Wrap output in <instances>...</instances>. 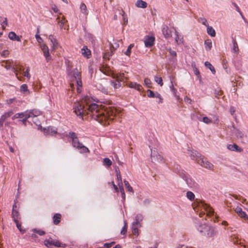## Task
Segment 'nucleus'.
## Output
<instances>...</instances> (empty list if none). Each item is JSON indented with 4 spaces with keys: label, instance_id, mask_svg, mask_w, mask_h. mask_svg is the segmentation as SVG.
Segmentation results:
<instances>
[{
    "label": "nucleus",
    "instance_id": "nucleus-1",
    "mask_svg": "<svg viewBox=\"0 0 248 248\" xmlns=\"http://www.w3.org/2000/svg\"><path fill=\"white\" fill-rule=\"evenodd\" d=\"M74 112L77 116L83 118V116L91 115L93 119L104 125H108L114 119L116 110L114 108H104L95 103L89 105L87 108L79 102H76L74 107Z\"/></svg>",
    "mask_w": 248,
    "mask_h": 248
},
{
    "label": "nucleus",
    "instance_id": "nucleus-2",
    "mask_svg": "<svg viewBox=\"0 0 248 248\" xmlns=\"http://www.w3.org/2000/svg\"><path fill=\"white\" fill-rule=\"evenodd\" d=\"M71 81L70 87L72 90H73L75 83L77 93H80L82 89L81 75V72L77 68L74 69L71 73Z\"/></svg>",
    "mask_w": 248,
    "mask_h": 248
},
{
    "label": "nucleus",
    "instance_id": "nucleus-3",
    "mask_svg": "<svg viewBox=\"0 0 248 248\" xmlns=\"http://www.w3.org/2000/svg\"><path fill=\"white\" fill-rule=\"evenodd\" d=\"M69 136L72 140V145L74 147L78 149L80 153H89V149L80 143L75 133L69 132Z\"/></svg>",
    "mask_w": 248,
    "mask_h": 248
},
{
    "label": "nucleus",
    "instance_id": "nucleus-4",
    "mask_svg": "<svg viewBox=\"0 0 248 248\" xmlns=\"http://www.w3.org/2000/svg\"><path fill=\"white\" fill-rule=\"evenodd\" d=\"M16 74L17 79L20 81H22V78L20 76L22 74L24 77H26L28 80L31 78V75L30 74V68L28 67L25 70L23 66L21 65H17L16 67Z\"/></svg>",
    "mask_w": 248,
    "mask_h": 248
},
{
    "label": "nucleus",
    "instance_id": "nucleus-5",
    "mask_svg": "<svg viewBox=\"0 0 248 248\" xmlns=\"http://www.w3.org/2000/svg\"><path fill=\"white\" fill-rule=\"evenodd\" d=\"M197 157L196 160L198 163H199L202 166L208 169L212 170L213 169V165L209 162L206 158L201 155L200 154L197 153Z\"/></svg>",
    "mask_w": 248,
    "mask_h": 248
},
{
    "label": "nucleus",
    "instance_id": "nucleus-6",
    "mask_svg": "<svg viewBox=\"0 0 248 248\" xmlns=\"http://www.w3.org/2000/svg\"><path fill=\"white\" fill-rule=\"evenodd\" d=\"M29 113L28 110L20 113H17L13 116L12 119L13 120L19 119L20 120L23 122V124L26 125L27 120L30 118Z\"/></svg>",
    "mask_w": 248,
    "mask_h": 248
},
{
    "label": "nucleus",
    "instance_id": "nucleus-7",
    "mask_svg": "<svg viewBox=\"0 0 248 248\" xmlns=\"http://www.w3.org/2000/svg\"><path fill=\"white\" fill-rule=\"evenodd\" d=\"M44 244L48 248H51L53 246L56 247H65V245H62V246L61 243L59 241L57 240H54L51 238L47 240H46L44 241Z\"/></svg>",
    "mask_w": 248,
    "mask_h": 248
},
{
    "label": "nucleus",
    "instance_id": "nucleus-8",
    "mask_svg": "<svg viewBox=\"0 0 248 248\" xmlns=\"http://www.w3.org/2000/svg\"><path fill=\"white\" fill-rule=\"evenodd\" d=\"M41 48L46 60L47 62H48L51 59V56L49 54L48 46L46 45L43 44L41 45Z\"/></svg>",
    "mask_w": 248,
    "mask_h": 248
},
{
    "label": "nucleus",
    "instance_id": "nucleus-9",
    "mask_svg": "<svg viewBox=\"0 0 248 248\" xmlns=\"http://www.w3.org/2000/svg\"><path fill=\"white\" fill-rule=\"evenodd\" d=\"M155 39L153 36H146L144 41L146 47H149L153 46Z\"/></svg>",
    "mask_w": 248,
    "mask_h": 248
},
{
    "label": "nucleus",
    "instance_id": "nucleus-10",
    "mask_svg": "<svg viewBox=\"0 0 248 248\" xmlns=\"http://www.w3.org/2000/svg\"><path fill=\"white\" fill-rule=\"evenodd\" d=\"M44 134L46 135L54 136L57 133V129L53 127H48L44 129Z\"/></svg>",
    "mask_w": 248,
    "mask_h": 248
},
{
    "label": "nucleus",
    "instance_id": "nucleus-11",
    "mask_svg": "<svg viewBox=\"0 0 248 248\" xmlns=\"http://www.w3.org/2000/svg\"><path fill=\"white\" fill-rule=\"evenodd\" d=\"M235 212L241 218H242L245 220L248 219V216L246 213L242 210L241 207L237 206L235 209Z\"/></svg>",
    "mask_w": 248,
    "mask_h": 248
},
{
    "label": "nucleus",
    "instance_id": "nucleus-12",
    "mask_svg": "<svg viewBox=\"0 0 248 248\" xmlns=\"http://www.w3.org/2000/svg\"><path fill=\"white\" fill-rule=\"evenodd\" d=\"M14 112L11 110L4 112L0 118V123L1 124V125L6 120H7L10 117L12 116Z\"/></svg>",
    "mask_w": 248,
    "mask_h": 248
},
{
    "label": "nucleus",
    "instance_id": "nucleus-13",
    "mask_svg": "<svg viewBox=\"0 0 248 248\" xmlns=\"http://www.w3.org/2000/svg\"><path fill=\"white\" fill-rule=\"evenodd\" d=\"M81 53L83 56L86 59L91 58L92 54L91 50L87 46H84L81 49Z\"/></svg>",
    "mask_w": 248,
    "mask_h": 248
},
{
    "label": "nucleus",
    "instance_id": "nucleus-14",
    "mask_svg": "<svg viewBox=\"0 0 248 248\" xmlns=\"http://www.w3.org/2000/svg\"><path fill=\"white\" fill-rule=\"evenodd\" d=\"M128 87L131 88H134L138 91H140L142 89V87L140 84L134 82H130L127 84Z\"/></svg>",
    "mask_w": 248,
    "mask_h": 248
},
{
    "label": "nucleus",
    "instance_id": "nucleus-15",
    "mask_svg": "<svg viewBox=\"0 0 248 248\" xmlns=\"http://www.w3.org/2000/svg\"><path fill=\"white\" fill-rule=\"evenodd\" d=\"M136 221L133 224V230H132V233L135 235H138L139 232H138V227L140 226V223L138 221L139 220V217L137 216L136 217Z\"/></svg>",
    "mask_w": 248,
    "mask_h": 248
},
{
    "label": "nucleus",
    "instance_id": "nucleus-16",
    "mask_svg": "<svg viewBox=\"0 0 248 248\" xmlns=\"http://www.w3.org/2000/svg\"><path fill=\"white\" fill-rule=\"evenodd\" d=\"M100 70L105 75L113 76L114 72L109 67L103 66L100 68Z\"/></svg>",
    "mask_w": 248,
    "mask_h": 248
},
{
    "label": "nucleus",
    "instance_id": "nucleus-17",
    "mask_svg": "<svg viewBox=\"0 0 248 248\" xmlns=\"http://www.w3.org/2000/svg\"><path fill=\"white\" fill-rule=\"evenodd\" d=\"M8 37L13 41H21V36H18L14 31H11L9 33Z\"/></svg>",
    "mask_w": 248,
    "mask_h": 248
},
{
    "label": "nucleus",
    "instance_id": "nucleus-18",
    "mask_svg": "<svg viewBox=\"0 0 248 248\" xmlns=\"http://www.w3.org/2000/svg\"><path fill=\"white\" fill-rule=\"evenodd\" d=\"M227 148L231 151H236L238 152H241L243 151V149L239 147L236 144H229L227 146Z\"/></svg>",
    "mask_w": 248,
    "mask_h": 248
},
{
    "label": "nucleus",
    "instance_id": "nucleus-19",
    "mask_svg": "<svg viewBox=\"0 0 248 248\" xmlns=\"http://www.w3.org/2000/svg\"><path fill=\"white\" fill-rule=\"evenodd\" d=\"M163 33L165 38H169L171 37L172 32L167 26H165L162 29Z\"/></svg>",
    "mask_w": 248,
    "mask_h": 248
},
{
    "label": "nucleus",
    "instance_id": "nucleus-20",
    "mask_svg": "<svg viewBox=\"0 0 248 248\" xmlns=\"http://www.w3.org/2000/svg\"><path fill=\"white\" fill-rule=\"evenodd\" d=\"M112 78H116V80L119 81H124L125 78L124 73H114Z\"/></svg>",
    "mask_w": 248,
    "mask_h": 248
},
{
    "label": "nucleus",
    "instance_id": "nucleus-21",
    "mask_svg": "<svg viewBox=\"0 0 248 248\" xmlns=\"http://www.w3.org/2000/svg\"><path fill=\"white\" fill-rule=\"evenodd\" d=\"M203 207L206 210L207 216H212L214 215V211L212 207L207 204H203Z\"/></svg>",
    "mask_w": 248,
    "mask_h": 248
},
{
    "label": "nucleus",
    "instance_id": "nucleus-22",
    "mask_svg": "<svg viewBox=\"0 0 248 248\" xmlns=\"http://www.w3.org/2000/svg\"><path fill=\"white\" fill-rule=\"evenodd\" d=\"M135 5L137 7L141 8H145L147 6V3L142 0H138Z\"/></svg>",
    "mask_w": 248,
    "mask_h": 248
},
{
    "label": "nucleus",
    "instance_id": "nucleus-23",
    "mask_svg": "<svg viewBox=\"0 0 248 248\" xmlns=\"http://www.w3.org/2000/svg\"><path fill=\"white\" fill-rule=\"evenodd\" d=\"M62 216L60 214H56L53 217V223L55 225L58 224L61 222Z\"/></svg>",
    "mask_w": 248,
    "mask_h": 248
},
{
    "label": "nucleus",
    "instance_id": "nucleus-24",
    "mask_svg": "<svg viewBox=\"0 0 248 248\" xmlns=\"http://www.w3.org/2000/svg\"><path fill=\"white\" fill-rule=\"evenodd\" d=\"M116 176H117V183L119 186H123L122 183V179L121 177V175L120 173V171L119 170H116Z\"/></svg>",
    "mask_w": 248,
    "mask_h": 248
},
{
    "label": "nucleus",
    "instance_id": "nucleus-25",
    "mask_svg": "<svg viewBox=\"0 0 248 248\" xmlns=\"http://www.w3.org/2000/svg\"><path fill=\"white\" fill-rule=\"evenodd\" d=\"M80 10L81 12L84 15H88V11L87 10L86 5L84 3H81L80 5Z\"/></svg>",
    "mask_w": 248,
    "mask_h": 248
},
{
    "label": "nucleus",
    "instance_id": "nucleus-26",
    "mask_svg": "<svg viewBox=\"0 0 248 248\" xmlns=\"http://www.w3.org/2000/svg\"><path fill=\"white\" fill-rule=\"evenodd\" d=\"M28 112H30V118L32 117H36L40 115L41 112L40 111L37 109H32L31 110H28Z\"/></svg>",
    "mask_w": 248,
    "mask_h": 248
},
{
    "label": "nucleus",
    "instance_id": "nucleus-27",
    "mask_svg": "<svg viewBox=\"0 0 248 248\" xmlns=\"http://www.w3.org/2000/svg\"><path fill=\"white\" fill-rule=\"evenodd\" d=\"M207 33L212 37H215L216 36V32L215 30L211 26L207 27Z\"/></svg>",
    "mask_w": 248,
    "mask_h": 248
},
{
    "label": "nucleus",
    "instance_id": "nucleus-28",
    "mask_svg": "<svg viewBox=\"0 0 248 248\" xmlns=\"http://www.w3.org/2000/svg\"><path fill=\"white\" fill-rule=\"evenodd\" d=\"M32 231L33 232V233H32V234H31V237H36V235L35 234L36 233L38 234L39 235H43L45 234V232L44 231H42V230H37L36 229H33Z\"/></svg>",
    "mask_w": 248,
    "mask_h": 248
},
{
    "label": "nucleus",
    "instance_id": "nucleus-29",
    "mask_svg": "<svg viewBox=\"0 0 248 248\" xmlns=\"http://www.w3.org/2000/svg\"><path fill=\"white\" fill-rule=\"evenodd\" d=\"M232 43H233L232 51L234 53L237 54L239 51V48H238V46L237 43L235 39H233Z\"/></svg>",
    "mask_w": 248,
    "mask_h": 248
},
{
    "label": "nucleus",
    "instance_id": "nucleus-30",
    "mask_svg": "<svg viewBox=\"0 0 248 248\" xmlns=\"http://www.w3.org/2000/svg\"><path fill=\"white\" fill-rule=\"evenodd\" d=\"M204 64L206 67L208 68L212 72L213 74H215L216 70L214 67V66L208 62H205L204 63Z\"/></svg>",
    "mask_w": 248,
    "mask_h": 248
},
{
    "label": "nucleus",
    "instance_id": "nucleus-31",
    "mask_svg": "<svg viewBox=\"0 0 248 248\" xmlns=\"http://www.w3.org/2000/svg\"><path fill=\"white\" fill-rule=\"evenodd\" d=\"M57 20H58V24L60 27L62 28L66 22L64 17L62 16V19H61L60 17H58Z\"/></svg>",
    "mask_w": 248,
    "mask_h": 248
},
{
    "label": "nucleus",
    "instance_id": "nucleus-32",
    "mask_svg": "<svg viewBox=\"0 0 248 248\" xmlns=\"http://www.w3.org/2000/svg\"><path fill=\"white\" fill-rule=\"evenodd\" d=\"M20 90L21 92H23V93H30V92L28 89V86L26 84H22L21 86Z\"/></svg>",
    "mask_w": 248,
    "mask_h": 248
},
{
    "label": "nucleus",
    "instance_id": "nucleus-33",
    "mask_svg": "<svg viewBox=\"0 0 248 248\" xmlns=\"http://www.w3.org/2000/svg\"><path fill=\"white\" fill-rule=\"evenodd\" d=\"M204 44H205V48L206 50H209L211 49L212 46V44L211 41H210L209 40L205 41Z\"/></svg>",
    "mask_w": 248,
    "mask_h": 248
},
{
    "label": "nucleus",
    "instance_id": "nucleus-34",
    "mask_svg": "<svg viewBox=\"0 0 248 248\" xmlns=\"http://www.w3.org/2000/svg\"><path fill=\"white\" fill-rule=\"evenodd\" d=\"M134 44H130L128 46V48L126 50V51L124 52V54L128 56H130V54H131V49L132 48L134 47Z\"/></svg>",
    "mask_w": 248,
    "mask_h": 248
},
{
    "label": "nucleus",
    "instance_id": "nucleus-35",
    "mask_svg": "<svg viewBox=\"0 0 248 248\" xmlns=\"http://www.w3.org/2000/svg\"><path fill=\"white\" fill-rule=\"evenodd\" d=\"M124 185L125 186L127 190L133 193V190L132 187L130 186L129 183L127 181H124Z\"/></svg>",
    "mask_w": 248,
    "mask_h": 248
},
{
    "label": "nucleus",
    "instance_id": "nucleus-36",
    "mask_svg": "<svg viewBox=\"0 0 248 248\" xmlns=\"http://www.w3.org/2000/svg\"><path fill=\"white\" fill-rule=\"evenodd\" d=\"M14 221L15 222H16V227L18 229V230H19V231L22 232V233H24L25 232V230H23L22 228H21V224H20L19 223V222L18 221V220L16 219V218H15L14 219Z\"/></svg>",
    "mask_w": 248,
    "mask_h": 248
},
{
    "label": "nucleus",
    "instance_id": "nucleus-37",
    "mask_svg": "<svg viewBox=\"0 0 248 248\" xmlns=\"http://www.w3.org/2000/svg\"><path fill=\"white\" fill-rule=\"evenodd\" d=\"M49 39L50 40L51 42L52 43L53 45V48L55 49L57 45V43L56 42V40L55 38H53L52 36H49Z\"/></svg>",
    "mask_w": 248,
    "mask_h": 248
},
{
    "label": "nucleus",
    "instance_id": "nucleus-38",
    "mask_svg": "<svg viewBox=\"0 0 248 248\" xmlns=\"http://www.w3.org/2000/svg\"><path fill=\"white\" fill-rule=\"evenodd\" d=\"M155 81L160 86H162L163 84V80L162 78L158 77L157 76L155 77Z\"/></svg>",
    "mask_w": 248,
    "mask_h": 248
},
{
    "label": "nucleus",
    "instance_id": "nucleus-39",
    "mask_svg": "<svg viewBox=\"0 0 248 248\" xmlns=\"http://www.w3.org/2000/svg\"><path fill=\"white\" fill-rule=\"evenodd\" d=\"M186 196L188 199H189L190 201H192L194 199L195 195L193 194V192L191 191H188L186 193Z\"/></svg>",
    "mask_w": 248,
    "mask_h": 248
},
{
    "label": "nucleus",
    "instance_id": "nucleus-40",
    "mask_svg": "<svg viewBox=\"0 0 248 248\" xmlns=\"http://www.w3.org/2000/svg\"><path fill=\"white\" fill-rule=\"evenodd\" d=\"M112 86H113V87L115 89L119 88L121 86V84L120 81L116 80L115 82H113L111 83Z\"/></svg>",
    "mask_w": 248,
    "mask_h": 248
},
{
    "label": "nucleus",
    "instance_id": "nucleus-41",
    "mask_svg": "<svg viewBox=\"0 0 248 248\" xmlns=\"http://www.w3.org/2000/svg\"><path fill=\"white\" fill-rule=\"evenodd\" d=\"M103 163L108 167L110 166L112 164L111 161L108 158H105L103 159Z\"/></svg>",
    "mask_w": 248,
    "mask_h": 248
},
{
    "label": "nucleus",
    "instance_id": "nucleus-42",
    "mask_svg": "<svg viewBox=\"0 0 248 248\" xmlns=\"http://www.w3.org/2000/svg\"><path fill=\"white\" fill-rule=\"evenodd\" d=\"M15 102H16V103L17 102V101L16 100V98L8 99H7L6 101V103L8 105H10Z\"/></svg>",
    "mask_w": 248,
    "mask_h": 248
},
{
    "label": "nucleus",
    "instance_id": "nucleus-43",
    "mask_svg": "<svg viewBox=\"0 0 248 248\" xmlns=\"http://www.w3.org/2000/svg\"><path fill=\"white\" fill-rule=\"evenodd\" d=\"M144 84L148 88L151 87V81L148 78H145L144 79Z\"/></svg>",
    "mask_w": 248,
    "mask_h": 248
},
{
    "label": "nucleus",
    "instance_id": "nucleus-44",
    "mask_svg": "<svg viewBox=\"0 0 248 248\" xmlns=\"http://www.w3.org/2000/svg\"><path fill=\"white\" fill-rule=\"evenodd\" d=\"M127 226L126 223H125L124 226L123 227V228L121 230V234H125L127 232Z\"/></svg>",
    "mask_w": 248,
    "mask_h": 248
},
{
    "label": "nucleus",
    "instance_id": "nucleus-45",
    "mask_svg": "<svg viewBox=\"0 0 248 248\" xmlns=\"http://www.w3.org/2000/svg\"><path fill=\"white\" fill-rule=\"evenodd\" d=\"M39 31L38 30L37 33L35 35V38L37 41V42L39 43H41L43 41L42 38L38 34Z\"/></svg>",
    "mask_w": 248,
    "mask_h": 248
},
{
    "label": "nucleus",
    "instance_id": "nucleus-46",
    "mask_svg": "<svg viewBox=\"0 0 248 248\" xmlns=\"http://www.w3.org/2000/svg\"><path fill=\"white\" fill-rule=\"evenodd\" d=\"M119 187H120V192L122 194V198L124 199V200L125 198V195L124 193V189L123 187V186H119Z\"/></svg>",
    "mask_w": 248,
    "mask_h": 248
},
{
    "label": "nucleus",
    "instance_id": "nucleus-47",
    "mask_svg": "<svg viewBox=\"0 0 248 248\" xmlns=\"http://www.w3.org/2000/svg\"><path fill=\"white\" fill-rule=\"evenodd\" d=\"M200 21L203 25L206 27L208 26L207 21L205 18H201Z\"/></svg>",
    "mask_w": 248,
    "mask_h": 248
},
{
    "label": "nucleus",
    "instance_id": "nucleus-48",
    "mask_svg": "<svg viewBox=\"0 0 248 248\" xmlns=\"http://www.w3.org/2000/svg\"><path fill=\"white\" fill-rule=\"evenodd\" d=\"M202 121L206 124H210L211 123V120H210L207 117H204L202 118Z\"/></svg>",
    "mask_w": 248,
    "mask_h": 248
},
{
    "label": "nucleus",
    "instance_id": "nucleus-49",
    "mask_svg": "<svg viewBox=\"0 0 248 248\" xmlns=\"http://www.w3.org/2000/svg\"><path fill=\"white\" fill-rule=\"evenodd\" d=\"M114 243H115L114 242H111V243H105L104 244V246L106 248H110L114 244Z\"/></svg>",
    "mask_w": 248,
    "mask_h": 248
},
{
    "label": "nucleus",
    "instance_id": "nucleus-50",
    "mask_svg": "<svg viewBox=\"0 0 248 248\" xmlns=\"http://www.w3.org/2000/svg\"><path fill=\"white\" fill-rule=\"evenodd\" d=\"M170 55L172 57L176 56V53L175 51L172 50L170 48H169V50Z\"/></svg>",
    "mask_w": 248,
    "mask_h": 248
},
{
    "label": "nucleus",
    "instance_id": "nucleus-51",
    "mask_svg": "<svg viewBox=\"0 0 248 248\" xmlns=\"http://www.w3.org/2000/svg\"><path fill=\"white\" fill-rule=\"evenodd\" d=\"M148 92L149 93L148 94V97H154L155 96V93L152 91L149 90H148Z\"/></svg>",
    "mask_w": 248,
    "mask_h": 248
},
{
    "label": "nucleus",
    "instance_id": "nucleus-52",
    "mask_svg": "<svg viewBox=\"0 0 248 248\" xmlns=\"http://www.w3.org/2000/svg\"><path fill=\"white\" fill-rule=\"evenodd\" d=\"M7 24H8L7 19V18H5L4 20L2 23V27L3 29L5 28V26H6L7 25Z\"/></svg>",
    "mask_w": 248,
    "mask_h": 248
},
{
    "label": "nucleus",
    "instance_id": "nucleus-53",
    "mask_svg": "<svg viewBox=\"0 0 248 248\" xmlns=\"http://www.w3.org/2000/svg\"><path fill=\"white\" fill-rule=\"evenodd\" d=\"M233 5L234 6V7H235L236 10L237 12H238L242 16H243V15L242 14V13L240 11V9L239 8V7H238V6L235 3H233Z\"/></svg>",
    "mask_w": 248,
    "mask_h": 248
},
{
    "label": "nucleus",
    "instance_id": "nucleus-54",
    "mask_svg": "<svg viewBox=\"0 0 248 248\" xmlns=\"http://www.w3.org/2000/svg\"><path fill=\"white\" fill-rule=\"evenodd\" d=\"M184 101L186 102V103H191V100L190 98H189V97H185L184 98Z\"/></svg>",
    "mask_w": 248,
    "mask_h": 248
},
{
    "label": "nucleus",
    "instance_id": "nucleus-55",
    "mask_svg": "<svg viewBox=\"0 0 248 248\" xmlns=\"http://www.w3.org/2000/svg\"><path fill=\"white\" fill-rule=\"evenodd\" d=\"M52 9L53 10V11H54V12L55 13H57L59 11L58 8L57 7V6L56 5H53L52 7Z\"/></svg>",
    "mask_w": 248,
    "mask_h": 248
},
{
    "label": "nucleus",
    "instance_id": "nucleus-56",
    "mask_svg": "<svg viewBox=\"0 0 248 248\" xmlns=\"http://www.w3.org/2000/svg\"><path fill=\"white\" fill-rule=\"evenodd\" d=\"M123 19H124V24H126L128 22V19L126 17H125V16H124V14H123Z\"/></svg>",
    "mask_w": 248,
    "mask_h": 248
},
{
    "label": "nucleus",
    "instance_id": "nucleus-57",
    "mask_svg": "<svg viewBox=\"0 0 248 248\" xmlns=\"http://www.w3.org/2000/svg\"><path fill=\"white\" fill-rule=\"evenodd\" d=\"M112 184L114 188L116 190V191L118 192V188L117 186L114 184V182H112Z\"/></svg>",
    "mask_w": 248,
    "mask_h": 248
},
{
    "label": "nucleus",
    "instance_id": "nucleus-58",
    "mask_svg": "<svg viewBox=\"0 0 248 248\" xmlns=\"http://www.w3.org/2000/svg\"><path fill=\"white\" fill-rule=\"evenodd\" d=\"M3 55L7 56L9 54V51L8 50H4L2 52Z\"/></svg>",
    "mask_w": 248,
    "mask_h": 248
},
{
    "label": "nucleus",
    "instance_id": "nucleus-59",
    "mask_svg": "<svg viewBox=\"0 0 248 248\" xmlns=\"http://www.w3.org/2000/svg\"><path fill=\"white\" fill-rule=\"evenodd\" d=\"M175 35L176 36V38H175V41L178 43V40H179V37H178V32L175 31Z\"/></svg>",
    "mask_w": 248,
    "mask_h": 248
},
{
    "label": "nucleus",
    "instance_id": "nucleus-60",
    "mask_svg": "<svg viewBox=\"0 0 248 248\" xmlns=\"http://www.w3.org/2000/svg\"><path fill=\"white\" fill-rule=\"evenodd\" d=\"M12 214L14 216V219L16 218L15 216H17V213L16 212H15L14 211H13Z\"/></svg>",
    "mask_w": 248,
    "mask_h": 248
},
{
    "label": "nucleus",
    "instance_id": "nucleus-61",
    "mask_svg": "<svg viewBox=\"0 0 248 248\" xmlns=\"http://www.w3.org/2000/svg\"><path fill=\"white\" fill-rule=\"evenodd\" d=\"M222 224L223 225H225V226H227L228 225V223L227 221H223L222 222Z\"/></svg>",
    "mask_w": 248,
    "mask_h": 248
},
{
    "label": "nucleus",
    "instance_id": "nucleus-62",
    "mask_svg": "<svg viewBox=\"0 0 248 248\" xmlns=\"http://www.w3.org/2000/svg\"><path fill=\"white\" fill-rule=\"evenodd\" d=\"M234 112V110L231 109V113L232 114H233V112Z\"/></svg>",
    "mask_w": 248,
    "mask_h": 248
},
{
    "label": "nucleus",
    "instance_id": "nucleus-63",
    "mask_svg": "<svg viewBox=\"0 0 248 248\" xmlns=\"http://www.w3.org/2000/svg\"><path fill=\"white\" fill-rule=\"evenodd\" d=\"M10 151L12 152H14V149L13 148L11 147L10 148Z\"/></svg>",
    "mask_w": 248,
    "mask_h": 248
},
{
    "label": "nucleus",
    "instance_id": "nucleus-64",
    "mask_svg": "<svg viewBox=\"0 0 248 248\" xmlns=\"http://www.w3.org/2000/svg\"><path fill=\"white\" fill-rule=\"evenodd\" d=\"M195 74H196V75H198V74H199V72L198 71L196 70Z\"/></svg>",
    "mask_w": 248,
    "mask_h": 248
}]
</instances>
